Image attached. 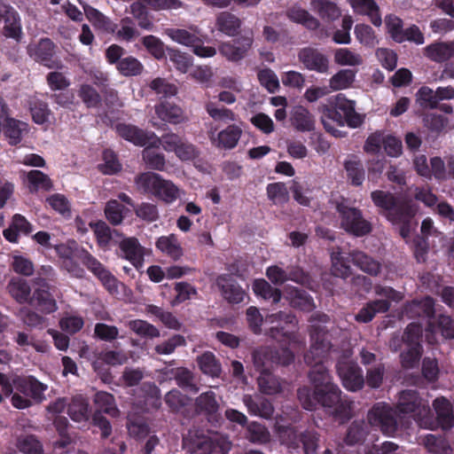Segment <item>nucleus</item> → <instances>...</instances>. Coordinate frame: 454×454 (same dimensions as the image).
Returning <instances> with one entry per match:
<instances>
[{"label":"nucleus","instance_id":"f257e3e1","mask_svg":"<svg viewBox=\"0 0 454 454\" xmlns=\"http://www.w3.org/2000/svg\"><path fill=\"white\" fill-rule=\"evenodd\" d=\"M16 389L12 396V404L17 409H26L35 403H41L44 399L47 386L32 375L17 376L13 379Z\"/></svg>","mask_w":454,"mask_h":454},{"label":"nucleus","instance_id":"f03ea898","mask_svg":"<svg viewBox=\"0 0 454 454\" xmlns=\"http://www.w3.org/2000/svg\"><path fill=\"white\" fill-rule=\"evenodd\" d=\"M252 356L254 369L260 374L272 372L275 365H289L294 360V355L288 348L261 347Z\"/></svg>","mask_w":454,"mask_h":454},{"label":"nucleus","instance_id":"7ed1b4c3","mask_svg":"<svg viewBox=\"0 0 454 454\" xmlns=\"http://www.w3.org/2000/svg\"><path fill=\"white\" fill-rule=\"evenodd\" d=\"M316 393L317 404L328 409L336 420L344 423L350 419L351 403L341 398V390L337 385Z\"/></svg>","mask_w":454,"mask_h":454},{"label":"nucleus","instance_id":"20e7f679","mask_svg":"<svg viewBox=\"0 0 454 454\" xmlns=\"http://www.w3.org/2000/svg\"><path fill=\"white\" fill-rule=\"evenodd\" d=\"M183 448L191 454H225L230 449L223 441L213 440L199 430H189L184 435Z\"/></svg>","mask_w":454,"mask_h":454},{"label":"nucleus","instance_id":"39448f33","mask_svg":"<svg viewBox=\"0 0 454 454\" xmlns=\"http://www.w3.org/2000/svg\"><path fill=\"white\" fill-rule=\"evenodd\" d=\"M336 208L340 215V227L347 232L356 237H362L371 232L372 224L363 217L361 210L345 203L338 204Z\"/></svg>","mask_w":454,"mask_h":454},{"label":"nucleus","instance_id":"423d86ee","mask_svg":"<svg viewBox=\"0 0 454 454\" xmlns=\"http://www.w3.org/2000/svg\"><path fill=\"white\" fill-rule=\"evenodd\" d=\"M411 335V342L405 346L406 348L400 354V362L403 369L416 368L420 361L423 353L421 344L422 326L417 323H411L406 326V335ZM409 338V336H406Z\"/></svg>","mask_w":454,"mask_h":454},{"label":"nucleus","instance_id":"0eeeda50","mask_svg":"<svg viewBox=\"0 0 454 454\" xmlns=\"http://www.w3.org/2000/svg\"><path fill=\"white\" fill-rule=\"evenodd\" d=\"M395 411L403 415H410L413 419L425 417L430 411L427 402H425L417 390L406 389L400 392Z\"/></svg>","mask_w":454,"mask_h":454},{"label":"nucleus","instance_id":"6e6552de","mask_svg":"<svg viewBox=\"0 0 454 454\" xmlns=\"http://www.w3.org/2000/svg\"><path fill=\"white\" fill-rule=\"evenodd\" d=\"M335 368L343 387L347 390L356 392L364 387L363 371L356 363L346 357H340L337 361Z\"/></svg>","mask_w":454,"mask_h":454},{"label":"nucleus","instance_id":"1a4fd4ad","mask_svg":"<svg viewBox=\"0 0 454 454\" xmlns=\"http://www.w3.org/2000/svg\"><path fill=\"white\" fill-rule=\"evenodd\" d=\"M391 406L378 403L372 406L368 413V421L372 426L378 427L387 435L397 431L395 413Z\"/></svg>","mask_w":454,"mask_h":454},{"label":"nucleus","instance_id":"9d476101","mask_svg":"<svg viewBox=\"0 0 454 454\" xmlns=\"http://www.w3.org/2000/svg\"><path fill=\"white\" fill-rule=\"evenodd\" d=\"M297 58L300 64L307 70L317 74H328L330 70V59L321 50L306 46L298 51Z\"/></svg>","mask_w":454,"mask_h":454},{"label":"nucleus","instance_id":"9b49d317","mask_svg":"<svg viewBox=\"0 0 454 454\" xmlns=\"http://www.w3.org/2000/svg\"><path fill=\"white\" fill-rule=\"evenodd\" d=\"M265 322L276 324L267 332V335L270 338L278 341L291 340L293 332L288 329V326H294L296 324V318L294 315L284 311H278L277 313L267 315L265 317Z\"/></svg>","mask_w":454,"mask_h":454},{"label":"nucleus","instance_id":"f8f14e48","mask_svg":"<svg viewBox=\"0 0 454 454\" xmlns=\"http://www.w3.org/2000/svg\"><path fill=\"white\" fill-rule=\"evenodd\" d=\"M116 131L120 137L135 145L159 147V137L152 131L143 130L131 124H119Z\"/></svg>","mask_w":454,"mask_h":454},{"label":"nucleus","instance_id":"ddd939ff","mask_svg":"<svg viewBox=\"0 0 454 454\" xmlns=\"http://www.w3.org/2000/svg\"><path fill=\"white\" fill-rule=\"evenodd\" d=\"M335 108L332 109L336 113V123L340 127L345 124L351 128L358 127L363 120L355 111V102L344 98L341 94L336 96Z\"/></svg>","mask_w":454,"mask_h":454},{"label":"nucleus","instance_id":"4468645a","mask_svg":"<svg viewBox=\"0 0 454 454\" xmlns=\"http://www.w3.org/2000/svg\"><path fill=\"white\" fill-rule=\"evenodd\" d=\"M311 346L305 355V361L310 364L312 361H322L327 356L331 342L328 340L327 332L320 326H313L310 331Z\"/></svg>","mask_w":454,"mask_h":454},{"label":"nucleus","instance_id":"2eb2a0df","mask_svg":"<svg viewBox=\"0 0 454 454\" xmlns=\"http://www.w3.org/2000/svg\"><path fill=\"white\" fill-rule=\"evenodd\" d=\"M241 136L242 129L236 124L228 125L216 134L212 131L209 132V138L212 145L218 149L223 150L235 148Z\"/></svg>","mask_w":454,"mask_h":454},{"label":"nucleus","instance_id":"dca6fc26","mask_svg":"<svg viewBox=\"0 0 454 454\" xmlns=\"http://www.w3.org/2000/svg\"><path fill=\"white\" fill-rule=\"evenodd\" d=\"M434 300L430 296H426L420 300L415 299L404 306V314L409 318H427V324L434 318L435 316Z\"/></svg>","mask_w":454,"mask_h":454},{"label":"nucleus","instance_id":"f3484780","mask_svg":"<svg viewBox=\"0 0 454 454\" xmlns=\"http://www.w3.org/2000/svg\"><path fill=\"white\" fill-rule=\"evenodd\" d=\"M120 256L139 269L143 266L145 247L134 237L124 238L119 242Z\"/></svg>","mask_w":454,"mask_h":454},{"label":"nucleus","instance_id":"a211bd4d","mask_svg":"<svg viewBox=\"0 0 454 454\" xmlns=\"http://www.w3.org/2000/svg\"><path fill=\"white\" fill-rule=\"evenodd\" d=\"M286 433L290 438V442L287 443L290 448H299L301 443L305 454L317 453L320 435L315 430H305L299 435L293 429L286 430Z\"/></svg>","mask_w":454,"mask_h":454},{"label":"nucleus","instance_id":"6ab92c4d","mask_svg":"<svg viewBox=\"0 0 454 454\" xmlns=\"http://www.w3.org/2000/svg\"><path fill=\"white\" fill-rule=\"evenodd\" d=\"M266 276L274 284H284L286 281L307 284L312 281L310 277L299 268L287 272L277 265L269 267L266 270Z\"/></svg>","mask_w":454,"mask_h":454},{"label":"nucleus","instance_id":"aec40b11","mask_svg":"<svg viewBox=\"0 0 454 454\" xmlns=\"http://www.w3.org/2000/svg\"><path fill=\"white\" fill-rule=\"evenodd\" d=\"M2 131L11 145L20 144L28 131V125L22 121L6 116L2 122Z\"/></svg>","mask_w":454,"mask_h":454},{"label":"nucleus","instance_id":"412c9836","mask_svg":"<svg viewBox=\"0 0 454 454\" xmlns=\"http://www.w3.org/2000/svg\"><path fill=\"white\" fill-rule=\"evenodd\" d=\"M423 54L434 62L447 61L454 57V40L433 43L423 49Z\"/></svg>","mask_w":454,"mask_h":454},{"label":"nucleus","instance_id":"4be33fe9","mask_svg":"<svg viewBox=\"0 0 454 454\" xmlns=\"http://www.w3.org/2000/svg\"><path fill=\"white\" fill-rule=\"evenodd\" d=\"M348 3L355 13L366 15L374 26H381L380 8L374 0H348Z\"/></svg>","mask_w":454,"mask_h":454},{"label":"nucleus","instance_id":"5701e85b","mask_svg":"<svg viewBox=\"0 0 454 454\" xmlns=\"http://www.w3.org/2000/svg\"><path fill=\"white\" fill-rule=\"evenodd\" d=\"M433 407L436 413L437 422L444 430L454 427V414L450 402L443 397H437L433 402Z\"/></svg>","mask_w":454,"mask_h":454},{"label":"nucleus","instance_id":"b1692460","mask_svg":"<svg viewBox=\"0 0 454 454\" xmlns=\"http://www.w3.org/2000/svg\"><path fill=\"white\" fill-rule=\"evenodd\" d=\"M79 3L83 8L86 18L97 29L108 33L115 31L116 25L108 17L88 4L82 1H79Z\"/></svg>","mask_w":454,"mask_h":454},{"label":"nucleus","instance_id":"393cba45","mask_svg":"<svg viewBox=\"0 0 454 454\" xmlns=\"http://www.w3.org/2000/svg\"><path fill=\"white\" fill-rule=\"evenodd\" d=\"M315 364L309 372V379L316 392L333 387L335 384L332 381V376L322 361H313Z\"/></svg>","mask_w":454,"mask_h":454},{"label":"nucleus","instance_id":"a878e982","mask_svg":"<svg viewBox=\"0 0 454 454\" xmlns=\"http://www.w3.org/2000/svg\"><path fill=\"white\" fill-rule=\"evenodd\" d=\"M155 113L160 120L172 124L183 123L188 120L180 106L168 102L156 106Z\"/></svg>","mask_w":454,"mask_h":454},{"label":"nucleus","instance_id":"bb28decb","mask_svg":"<svg viewBox=\"0 0 454 454\" xmlns=\"http://www.w3.org/2000/svg\"><path fill=\"white\" fill-rule=\"evenodd\" d=\"M243 402L251 415L264 419H270L273 416L274 407L266 398H253V396L246 395L243 397Z\"/></svg>","mask_w":454,"mask_h":454},{"label":"nucleus","instance_id":"cd10ccee","mask_svg":"<svg viewBox=\"0 0 454 454\" xmlns=\"http://www.w3.org/2000/svg\"><path fill=\"white\" fill-rule=\"evenodd\" d=\"M50 286H41L37 288L32 297L31 304L36 306L43 313L51 314L58 309L56 300L48 289Z\"/></svg>","mask_w":454,"mask_h":454},{"label":"nucleus","instance_id":"c85d7f7f","mask_svg":"<svg viewBox=\"0 0 454 454\" xmlns=\"http://www.w3.org/2000/svg\"><path fill=\"white\" fill-rule=\"evenodd\" d=\"M286 15L290 20L302 25L309 30H316L319 28L321 25L317 18L301 6H292L286 11Z\"/></svg>","mask_w":454,"mask_h":454},{"label":"nucleus","instance_id":"c756f323","mask_svg":"<svg viewBox=\"0 0 454 454\" xmlns=\"http://www.w3.org/2000/svg\"><path fill=\"white\" fill-rule=\"evenodd\" d=\"M286 15L290 20L302 25L309 30H316L319 28L321 25L317 18L301 6H292L286 11Z\"/></svg>","mask_w":454,"mask_h":454},{"label":"nucleus","instance_id":"7c9ffc66","mask_svg":"<svg viewBox=\"0 0 454 454\" xmlns=\"http://www.w3.org/2000/svg\"><path fill=\"white\" fill-rule=\"evenodd\" d=\"M161 176L153 172H145L135 177V188L137 192L144 194L155 195L159 185L160 184Z\"/></svg>","mask_w":454,"mask_h":454},{"label":"nucleus","instance_id":"2f4dec72","mask_svg":"<svg viewBox=\"0 0 454 454\" xmlns=\"http://www.w3.org/2000/svg\"><path fill=\"white\" fill-rule=\"evenodd\" d=\"M4 27L3 33L6 37H11L19 40L21 36V24L19 14L12 8L4 6V12L3 14Z\"/></svg>","mask_w":454,"mask_h":454},{"label":"nucleus","instance_id":"473e14b6","mask_svg":"<svg viewBox=\"0 0 454 454\" xmlns=\"http://www.w3.org/2000/svg\"><path fill=\"white\" fill-rule=\"evenodd\" d=\"M156 247L173 260L176 261L183 256V248L175 234L160 237L156 241Z\"/></svg>","mask_w":454,"mask_h":454},{"label":"nucleus","instance_id":"72a5a7b5","mask_svg":"<svg viewBox=\"0 0 454 454\" xmlns=\"http://www.w3.org/2000/svg\"><path fill=\"white\" fill-rule=\"evenodd\" d=\"M390 308L388 300H375L370 301L356 315V320L360 323L371 322L377 313H385Z\"/></svg>","mask_w":454,"mask_h":454},{"label":"nucleus","instance_id":"f704fd0d","mask_svg":"<svg viewBox=\"0 0 454 454\" xmlns=\"http://www.w3.org/2000/svg\"><path fill=\"white\" fill-rule=\"evenodd\" d=\"M54 48V43L50 39H42L35 48L33 55L37 61L42 62L49 68H59L60 67V62L51 59Z\"/></svg>","mask_w":454,"mask_h":454},{"label":"nucleus","instance_id":"c9c22d12","mask_svg":"<svg viewBox=\"0 0 454 454\" xmlns=\"http://www.w3.org/2000/svg\"><path fill=\"white\" fill-rule=\"evenodd\" d=\"M252 36H247L243 39L240 46H236L231 43H223L219 47L220 53L231 61H239L243 59L252 45Z\"/></svg>","mask_w":454,"mask_h":454},{"label":"nucleus","instance_id":"e433bc0d","mask_svg":"<svg viewBox=\"0 0 454 454\" xmlns=\"http://www.w3.org/2000/svg\"><path fill=\"white\" fill-rule=\"evenodd\" d=\"M213 391H207L200 394L195 399V410L200 414H205L215 418L219 410V404Z\"/></svg>","mask_w":454,"mask_h":454},{"label":"nucleus","instance_id":"4c0bfd02","mask_svg":"<svg viewBox=\"0 0 454 454\" xmlns=\"http://www.w3.org/2000/svg\"><path fill=\"white\" fill-rule=\"evenodd\" d=\"M197 364L200 371L212 378H219L222 372V365L215 354L206 351L197 357Z\"/></svg>","mask_w":454,"mask_h":454},{"label":"nucleus","instance_id":"58836bf2","mask_svg":"<svg viewBox=\"0 0 454 454\" xmlns=\"http://www.w3.org/2000/svg\"><path fill=\"white\" fill-rule=\"evenodd\" d=\"M311 6L321 19L334 21L341 16L339 6L331 0H312Z\"/></svg>","mask_w":454,"mask_h":454},{"label":"nucleus","instance_id":"ea45409f","mask_svg":"<svg viewBox=\"0 0 454 454\" xmlns=\"http://www.w3.org/2000/svg\"><path fill=\"white\" fill-rule=\"evenodd\" d=\"M427 332L437 333L446 339L454 338V319L443 314H440L435 320H432L427 324L426 328Z\"/></svg>","mask_w":454,"mask_h":454},{"label":"nucleus","instance_id":"a19ab883","mask_svg":"<svg viewBox=\"0 0 454 454\" xmlns=\"http://www.w3.org/2000/svg\"><path fill=\"white\" fill-rule=\"evenodd\" d=\"M97 411L95 412L106 413L113 418L119 416V410L115 403L114 396L105 391H98L94 398Z\"/></svg>","mask_w":454,"mask_h":454},{"label":"nucleus","instance_id":"79ce46f5","mask_svg":"<svg viewBox=\"0 0 454 454\" xmlns=\"http://www.w3.org/2000/svg\"><path fill=\"white\" fill-rule=\"evenodd\" d=\"M415 209L409 204H395L385 215L395 225L411 222L415 215Z\"/></svg>","mask_w":454,"mask_h":454},{"label":"nucleus","instance_id":"37998d69","mask_svg":"<svg viewBox=\"0 0 454 454\" xmlns=\"http://www.w3.org/2000/svg\"><path fill=\"white\" fill-rule=\"evenodd\" d=\"M67 414L75 422H83L89 419V403L80 396L72 398L67 406Z\"/></svg>","mask_w":454,"mask_h":454},{"label":"nucleus","instance_id":"c03bdc74","mask_svg":"<svg viewBox=\"0 0 454 454\" xmlns=\"http://www.w3.org/2000/svg\"><path fill=\"white\" fill-rule=\"evenodd\" d=\"M172 375L176 385L192 393H197L199 387L195 383V377L192 371L185 367H177L172 370Z\"/></svg>","mask_w":454,"mask_h":454},{"label":"nucleus","instance_id":"a18cd8bd","mask_svg":"<svg viewBox=\"0 0 454 454\" xmlns=\"http://www.w3.org/2000/svg\"><path fill=\"white\" fill-rule=\"evenodd\" d=\"M241 26L240 20L234 14L221 12L216 19V27L229 36H234Z\"/></svg>","mask_w":454,"mask_h":454},{"label":"nucleus","instance_id":"49530a36","mask_svg":"<svg viewBox=\"0 0 454 454\" xmlns=\"http://www.w3.org/2000/svg\"><path fill=\"white\" fill-rule=\"evenodd\" d=\"M344 168L348 178L353 185H361L364 180V169L360 160L356 156H351L344 162Z\"/></svg>","mask_w":454,"mask_h":454},{"label":"nucleus","instance_id":"de8ad7c7","mask_svg":"<svg viewBox=\"0 0 454 454\" xmlns=\"http://www.w3.org/2000/svg\"><path fill=\"white\" fill-rule=\"evenodd\" d=\"M367 434L366 423L364 420H355L349 425L344 441L348 445L359 444L365 440Z\"/></svg>","mask_w":454,"mask_h":454},{"label":"nucleus","instance_id":"09e8293b","mask_svg":"<svg viewBox=\"0 0 454 454\" xmlns=\"http://www.w3.org/2000/svg\"><path fill=\"white\" fill-rule=\"evenodd\" d=\"M292 124L301 131H310L314 129V119L310 113L302 106L294 107L292 114Z\"/></svg>","mask_w":454,"mask_h":454},{"label":"nucleus","instance_id":"8fccbe9b","mask_svg":"<svg viewBox=\"0 0 454 454\" xmlns=\"http://www.w3.org/2000/svg\"><path fill=\"white\" fill-rule=\"evenodd\" d=\"M147 6L148 4L145 1L137 0L130 4L129 12L132 14L134 19L137 20L138 26L141 28L151 30L153 24L148 17Z\"/></svg>","mask_w":454,"mask_h":454},{"label":"nucleus","instance_id":"3c124183","mask_svg":"<svg viewBox=\"0 0 454 454\" xmlns=\"http://www.w3.org/2000/svg\"><path fill=\"white\" fill-rule=\"evenodd\" d=\"M164 402L174 413L182 412L190 404L191 399L177 389H171L164 396Z\"/></svg>","mask_w":454,"mask_h":454},{"label":"nucleus","instance_id":"603ef678","mask_svg":"<svg viewBox=\"0 0 454 454\" xmlns=\"http://www.w3.org/2000/svg\"><path fill=\"white\" fill-rule=\"evenodd\" d=\"M172 41L187 47H192L194 43H201L198 35L180 28H167L164 31Z\"/></svg>","mask_w":454,"mask_h":454},{"label":"nucleus","instance_id":"864d4df0","mask_svg":"<svg viewBox=\"0 0 454 454\" xmlns=\"http://www.w3.org/2000/svg\"><path fill=\"white\" fill-rule=\"evenodd\" d=\"M355 77V71L351 69H341L330 78L329 87L333 91L348 89L354 82Z\"/></svg>","mask_w":454,"mask_h":454},{"label":"nucleus","instance_id":"5fc2aeb1","mask_svg":"<svg viewBox=\"0 0 454 454\" xmlns=\"http://www.w3.org/2000/svg\"><path fill=\"white\" fill-rule=\"evenodd\" d=\"M129 434L135 439H142L149 434V427L145 419L140 416L129 415L127 419Z\"/></svg>","mask_w":454,"mask_h":454},{"label":"nucleus","instance_id":"6e6d98bb","mask_svg":"<svg viewBox=\"0 0 454 454\" xmlns=\"http://www.w3.org/2000/svg\"><path fill=\"white\" fill-rule=\"evenodd\" d=\"M353 262L358 266L363 271L377 275L380 271V263L360 251H355L350 254Z\"/></svg>","mask_w":454,"mask_h":454},{"label":"nucleus","instance_id":"4d7b16f0","mask_svg":"<svg viewBox=\"0 0 454 454\" xmlns=\"http://www.w3.org/2000/svg\"><path fill=\"white\" fill-rule=\"evenodd\" d=\"M205 109L207 114L215 121H236V114L231 109L224 106H218L217 104L212 100H208L205 103Z\"/></svg>","mask_w":454,"mask_h":454},{"label":"nucleus","instance_id":"13d9d810","mask_svg":"<svg viewBox=\"0 0 454 454\" xmlns=\"http://www.w3.org/2000/svg\"><path fill=\"white\" fill-rule=\"evenodd\" d=\"M334 62L340 66H360L363 64V58L360 54L348 48H340L334 51Z\"/></svg>","mask_w":454,"mask_h":454},{"label":"nucleus","instance_id":"bf43d9fd","mask_svg":"<svg viewBox=\"0 0 454 454\" xmlns=\"http://www.w3.org/2000/svg\"><path fill=\"white\" fill-rule=\"evenodd\" d=\"M129 210L116 200H109L105 207V215L110 223L119 225Z\"/></svg>","mask_w":454,"mask_h":454},{"label":"nucleus","instance_id":"052dcab7","mask_svg":"<svg viewBox=\"0 0 454 454\" xmlns=\"http://www.w3.org/2000/svg\"><path fill=\"white\" fill-rule=\"evenodd\" d=\"M290 304L303 311H311L315 308L314 301L305 291L294 287L290 293Z\"/></svg>","mask_w":454,"mask_h":454},{"label":"nucleus","instance_id":"680f3d73","mask_svg":"<svg viewBox=\"0 0 454 454\" xmlns=\"http://www.w3.org/2000/svg\"><path fill=\"white\" fill-rule=\"evenodd\" d=\"M181 195V191L171 181L161 178L160 184L157 189L155 197L165 201L166 203H172Z\"/></svg>","mask_w":454,"mask_h":454},{"label":"nucleus","instance_id":"e2e57ef3","mask_svg":"<svg viewBox=\"0 0 454 454\" xmlns=\"http://www.w3.org/2000/svg\"><path fill=\"white\" fill-rule=\"evenodd\" d=\"M371 198L374 205L381 209L384 215H386L397 203L392 193L384 191L372 192L371 193Z\"/></svg>","mask_w":454,"mask_h":454},{"label":"nucleus","instance_id":"0e129e2a","mask_svg":"<svg viewBox=\"0 0 454 454\" xmlns=\"http://www.w3.org/2000/svg\"><path fill=\"white\" fill-rule=\"evenodd\" d=\"M17 448L24 454H43V444L33 434L19 438Z\"/></svg>","mask_w":454,"mask_h":454},{"label":"nucleus","instance_id":"69168bd1","mask_svg":"<svg viewBox=\"0 0 454 454\" xmlns=\"http://www.w3.org/2000/svg\"><path fill=\"white\" fill-rule=\"evenodd\" d=\"M129 327L140 337L153 339L160 336V331L154 325L144 320H131L129 323Z\"/></svg>","mask_w":454,"mask_h":454},{"label":"nucleus","instance_id":"338daca9","mask_svg":"<svg viewBox=\"0 0 454 454\" xmlns=\"http://www.w3.org/2000/svg\"><path fill=\"white\" fill-rule=\"evenodd\" d=\"M260 390L266 395H274L281 390V386L272 372L261 373L257 379Z\"/></svg>","mask_w":454,"mask_h":454},{"label":"nucleus","instance_id":"774afa93","mask_svg":"<svg viewBox=\"0 0 454 454\" xmlns=\"http://www.w3.org/2000/svg\"><path fill=\"white\" fill-rule=\"evenodd\" d=\"M117 69L125 76L137 75L142 73L143 65L137 59L129 56L118 61Z\"/></svg>","mask_w":454,"mask_h":454}]
</instances>
